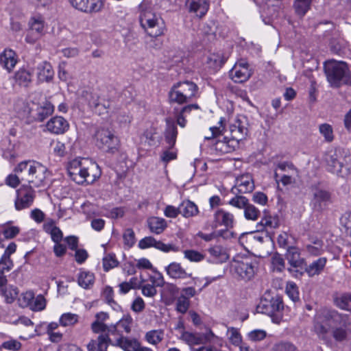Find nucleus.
I'll return each instance as SVG.
<instances>
[{
    "label": "nucleus",
    "mask_w": 351,
    "mask_h": 351,
    "mask_svg": "<svg viewBox=\"0 0 351 351\" xmlns=\"http://www.w3.org/2000/svg\"><path fill=\"white\" fill-rule=\"evenodd\" d=\"M164 337V332L161 330H153L146 332L145 338L146 341L152 345H157Z\"/></svg>",
    "instance_id": "obj_41"
},
{
    "label": "nucleus",
    "mask_w": 351,
    "mask_h": 351,
    "mask_svg": "<svg viewBox=\"0 0 351 351\" xmlns=\"http://www.w3.org/2000/svg\"><path fill=\"white\" fill-rule=\"evenodd\" d=\"M328 170L341 177L351 173V153L338 147L328 150L324 156Z\"/></svg>",
    "instance_id": "obj_3"
},
{
    "label": "nucleus",
    "mask_w": 351,
    "mask_h": 351,
    "mask_svg": "<svg viewBox=\"0 0 351 351\" xmlns=\"http://www.w3.org/2000/svg\"><path fill=\"white\" fill-rule=\"evenodd\" d=\"M311 194V205L315 211L321 212L324 210L331 202L330 193L320 187L312 186Z\"/></svg>",
    "instance_id": "obj_12"
},
{
    "label": "nucleus",
    "mask_w": 351,
    "mask_h": 351,
    "mask_svg": "<svg viewBox=\"0 0 351 351\" xmlns=\"http://www.w3.org/2000/svg\"><path fill=\"white\" fill-rule=\"evenodd\" d=\"M197 85L189 81L178 82L173 86L169 93L171 102L182 104L190 101L197 93Z\"/></svg>",
    "instance_id": "obj_9"
},
{
    "label": "nucleus",
    "mask_w": 351,
    "mask_h": 351,
    "mask_svg": "<svg viewBox=\"0 0 351 351\" xmlns=\"http://www.w3.org/2000/svg\"><path fill=\"white\" fill-rule=\"evenodd\" d=\"M319 132L324 136L325 141L330 143L333 141V130L330 124L322 123L319 125Z\"/></svg>",
    "instance_id": "obj_46"
},
{
    "label": "nucleus",
    "mask_w": 351,
    "mask_h": 351,
    "mask_svg": "<svg viewBox=\"0 0 351 351\" xmlns=\"http://www.w3.org/2000/svg\"><path fill=\"white\" fill-rule=\"evenodd\" d=\"M225 119L221 117L218 122V126L210 128L211 136H205L206 140L216 138L217 141L213 145L214 149L220 154L230 153L234 151L238 147V143L236 141L228 138L227 136H223L225 131Z\"/></svg>",
    "instance_id": "obj_8"
},
{
    "label": "nucleus",
    "mask_w": 351,
    "mask_h": 351,
    "mask_svg": "<svg viewBox=\"0 0 351 351\" xmlns=\"http://www.w3.org/2000/svg\"><path fill=\"white\" fill-rule=\"evenodd\" d=\"M271 264L275 271L281 272L285 269V261L278 254L274 255L271 258Z\"/></svg>",
    "instance_id": "obj_55"
},
{
    "label": "nucleus",
    "mask_w": 351,
    "mask_h": 351,
    "mask_svg": "<svg viewBox=\"0 0 351 351\" xmlns=\"http://www.w3.org/2000/svg\"><path fill=\"white\" fill-rule=\"evenodd\" d=\"M123 238L125 245L128 247H132L136 241L135 234L132 229L128 228L124 231Z\"/></svg>",
    "instance_id": "obj_58"
},
{
    "label": "nucleus",
    "mask_w": 351,
    "mask_h": 351,
    "mask_svg": "<svg viewBox=\"0 0 351 351\" xmlns=\"http://www.w3.org/2000/svg\"><path fill=\"white\" fill-rule=\"evenodd\" d=\"M8 279L6 276L0 274V294L5 298L7 303H12V298H9L7 295Z\"/></svg>",
    "instance_id": "obj_57"
},
{
    "label": "nucleus",
    "mask_w": 351,
    "mask_h": 351,
    "mask_svg": "<svg viewBox=\"0 0 351 351\" xmlns=\"http://www.w3.org/2000/svg\"><path fill=\"white\" fill-rule=\"evenodd\" d=\"M284 308L282 296L276 293L271 294L269 291L265 293L257 306L259 313L269 315L272 322L278 324L282 320Z\"/></svg>",
    "instance_id": "obj_5"
},
{
    "label": "nucleus",
    "mask_w": 351,
    "mask_h": 351,
    "mask_svg": "<svg viewBox=\"0 0 351 351\" xmlns=\"http://www.w3.org/2000/svg\"><path fill=\"white\" fill-rule=\"evenodd\" d=\"M214 336L215 335L211 330H209L206 333L183 331L182 332V336H180L179 339L190 347H192L194 346L206 344L210 341Z\"/></svg>",
    "instance_id": "obj_15"
},
{
    "label": "nucleus",
    "mask_w": 351,
    "mask_h": 351,
    "mask_svg": "<svg viewBox=\"0 0 351 351\" xmlns=\"http://www.w3.org/2000/svg\"><path fill=\"white\" fill-rule=\"evenodd\" d=\"M326 263V258H319L318 259L313 261L309 265L307 266L306 265V266H304L305 271L311 277L314 276L315 275H319L324 270Z\"/></svg>",
    "instance_id": "obj_32"
},
{
    "label": "nucleus",
    "mask_w": 351,
    "mask_h": 351,
    "mask_svg": "<svg viewBox=\"0 0 351 351\" xmlns=\"http://www.w3.org/2000/svg\"><path fill=\"white\" fill-rule=\"evenodd\" d=\"M341 223L346 228V234L351 237V212L342 217Z\"/></svg>",
    "instance_id": "obj_64"
},
{
    "label": "nucleus",
    "mask_w": 351,
    "mask_h": 351,
    "mask_svg": "<svg viewBox=\"0 0 351 351\" xmlns=\"http://www.w3.org/2000/svg\"><path fill=\"white\" fill-rule=\"evenodd\" d=\"M273 351H296V348L291 343L280 342L274 346Z\"/></svg>",
    "instance_id": "obj_63"
},
{
    "label": "nucleus",
    "mask_w": 351,
    "mask_h": 351,
    "mask_svg": "<svg viewBox=\"0 0 351 351\" xmlns=\"http://www.w3.org/2000/svg\"><path fill=\"white\" fill-rule=\"evenodd\" d=\"M226 60L221 53H213L207 58L206 63L213 70L220 69L225 63Z\"/></svg>",
    "instance_id": "obj_37"
},
{
    "label": "nucleus",
    "mask_w": 351,
    "mask_h": 351,
    "mask_svg": "<svg viewBox=\"0 0 351 351\" xmlns=\"http://www.w3.org/2000/svg\"><path fill=\"white\" fill-rule=\"evenodd\" d=\"M229 334V340L232 344L234 346H239L242 342V337L237 328L230 327L228 328Z\"/></svg>",
    "instance_id": "obj_51"
},
{
    "label": "nucleus",
    "mask_w": 351,
    "mask_h": 351,
    "mask_svg": "<svg viewBox=\"0 0 351 351\" xmlns=\"http://www.w3.org/2000/svg\"><path fill=\"white\" fill-rule=\"evenodd\" d=\"M29 29L25 40L34 43L45 34V21L40 16L32 17L29 21Z\"/></svg>",
    "instance_id": "obj_18"
},
{
    "label": "nucleus",
    "mask_w": 351,
    "mask_h": 351,
    "mask_svg": "<svg viewBox=\"0 0 351 351\" xmlns=\"http://www.w3.org/2000/svg\"><path fill=\"white\" fill-rule=\"evenodd\" d=\"M17 62V55L12 49H5L0 53V65L9 73L13 70Z\"/></svg>",
    "instance_id": "obj_23"
},
{
    "label": "nucleus",
    "mask_w": 351,
    "mask_h": 351,
    "mask_svg": "<svg viewBox=\"0 0 351 351\" xmlns=\"http://www.w3.org/2000/svg\"><path fill=\"white\" fill-rule=\"evenodd\" d=\"M168 276L173 279H186L192 278V274L188 273L180 263L173 262L165 267Z\"/></svg>",
    "instance_id": "obj_27"
},
{
    "label": "nucleus",
    "mask_w": 351,
    "mask_h": 351,
    "mask_svg": "<svg viewBox=\"0 0 351 351\" xmlns=\"http://www.w3.org/2000/svg\"><path fill=\"white\" fill-rule=\"evenodd\" d=\"M118 261L114 255H108L103 258V267L105 271H108L110 269L117 267Z\"/></svg>",
    "instance_id": "obj_56"
},
{
    "label": "nucleus",
    "mask_w": 351,
    "mask_h": 351,
    "mask_svg": "<svg viewBox=\"0 0 351 351\" xmlns=\"http://www.w3.org/2000/svg\"><path fill=\"white\" fill-rule=\"evenodd\" d=\"M14 267V263L10 257L2 255L0 258V274L10 271Z\"/></svg>",
    "instance_id": "obj_49"
},
{
    "label": "nucleus",
    "mask_w": 351,
    "mask_h": 351,
    "mask_svg": "<svg viewBox=\"0 0 351 351\" xmlns=\"http://www.w3.org/2000/svg\"><path fill=\"white\" fill-rule=\"evenodd\" d=\"M95 276L93 273L83 271L79 274L77 282L84 289H90L94 284Z\"/></svg>",
    "instance_id": "obj_38"
},
{
    "label": "nucleus",
    "mask_w": 351,
    "mask_h": 351,
    "mask_svg": "<svg viewBox=\"0 0 351 351\" xmlns=\"http://www.w3.org/2000/svg\"><path fill=\"white\" fill-rule=\"evenodd\" d=\"M20 232L18 226H8L4 227L3 234L5 239H13Z\"/></svg>",
    "instance_id": "obj_61"
},
{
    "label": "nucleus",
    "mask_w": 351,
    "mask_h": 351,
    "mask_svg": "<svg viewBox=\"0 0 351 351\" xmlns=\"http://www.w3.org/2000/svg\"><path fill=\"white\" fill-rule=\"evenodd\" d=\"M254 189V184L250 174H245L238 177L236 180V185L232 189L233 193H247Z\"/></svg>",
    "instance_id": "obj_22"
},
{
    "label": "nucleus",
    "mask_w": 351,
    "mask_h": 351,
    "mask_svg": "<svg viewBox=\"0 0 351 351\" xmlns=\"http://www.w3.org/2000/svg\"><path fill=\"white\" fill-rule=\"evenodd\" d=\"M186 6L190 12L201 18L208 12L209 2L207 0H186Z\"/></svg>",
    "instance_id": "obj_25"
},
{
    "label": "nucleus",
    "mask_w": 351,
    "mask_h": 351,
    "mask_svg": "<svg viewBox=\"0 0 351 351\" xmlns=\"http://www.w3.org/2000/svg\"><path fill=\"white\" fill-rule=\"evenodd\" d=\"M79 316L71 313H63L59 319L60 324L62 326H71L77 323Z\"/></svg>",
    "instance_id": "obj_44"
},
{
    "label": "nucleus",
    "mask_w": 351,
    "mask_h": 351,
    "mask_svg": "<svg viewBox=\"0 0 351 351\" xmlns=\"http://www.w3.org/2000/svg\"><path fill=\"white\" fill-rule=\"evenodd\" d=\"M16 173H23L21 180H25L35 187L45 186L46 179L49 176L47 167L39 162L23 161L14 169Z\"/></svg>",
    "instance_id": "obj_4"
},
{
    "label": "nucleus",
    "mask_w": 351,
    "mask_h": 351,
    "mask_svg": "<svg viewBox=\"0 0 351 351\" xmlns=\"http://www.w3.org/2000/svg\"><path fill=\"white\" fill-rule=\"evenodd\" d=\"M53 70L51 65L47 62H43L37 66V75L40 81L49 82L53 77Z\"/></svg>",
    "instance_id": "obj_31"
},
{
    "label": "nucleus",
    "mask_w": 351,
    "mask_h": 351,
    "mask_svg": "<svg viewBox=\"0 0 351 351\" xmlns=\"http://www.w3.org/2000/svg\"><path fill=\"white\" fill-rule=\"evenodd\" d=\"M133 322V319L130 315H124L123 317L117 324V327L123 328L126 332L129 333L131 331V328Z\"/></svg>",
    "instance_id": "obj_50"
},
{
    "label": "nucleus",
    "mask_w": 351,
    "mask_h": 351,
    "mask_svg": "<svg viewBox=\"0 0 351 351\" xmlns=\"http://www.w3.org/2000/svg\"><path fill=\"white\" fill-rule=\"evenodd\" d=\"M138 247L141 249L154 247L165 252L170 251L173 248L172 245L165 244L160 241L156 240L152 237H146L140 240L138 242Z\"/></svg>",
    "instance_id": "obj_28"
},
{
    "label": "nucleus",
    "mask_w": 351,
    "mask_h": 351,
    "mask_svg": "<svg viewBox=\"0 0 351 351\" xmlns=\"http://www.w3.org/2000/svg\"><path fill=\"white\" fill-rule=\"evenodd\" d=\"M2 348L12 351H18L21 348V343L19 341L16 339H10L6 341H4L2 345Z\"/></svg>",
    "instance_id": "obj_62"
},
{
    "label": "nucleus",
    "mask_w": 351,
    "mask_h": 351,
    "mask_svg": "<svg viewBox=\"0 0 351 351\" xmlns=\"http://www.w3.org/2000/svg\"><path fill=\"white\" fill-rule=\"evenodd\" d=\"M279 219L277 216H271L268 215L266 210L264 211V217L261 219V221L257 223V230L262 231L264 229L273 230L278 228Z\"/></svg>",
    "instance_id": "obj_29"
},
{
    "label": "nucleus",
    "mask_w": 351,
    "mask_h": 351,
    "mask_svg": "<svg viewBox=\"0 0 351 351\" xmlns=\"http://www.w3.org/2000/svg\"><path fill=\"white\" fill-rule=\"evenodd\" d=\"M286 293L288 296L293 301L296 302L299 300V291L298 287L294 282L287 283L286 287Z\"/></svg>",
    "instance_id": "obj_54"
},
{
    "label": "nucleus",
    "mask_w": 351,
    "mask_h": 351,
    "mask_svg": "<svg viewBox=\"0 0 351 351\" xmlns=\"http://www.w3.org/2000/svg\"><path fill=\"white\" fill-rule=\"evenodd\" d=\"M166 128L163 134L165 142L169 145V148L171 149L176 144L178 136V130L176 123L171 118L165 119Z\"/></svg>",
    "instance_id": "obj_24"
},
{
    "label": "nucleus",
    "mask_w": 351,
    "mask_h": 351,
    "mask_svg": "<svg viewBox=\"0 0 351 351\" xmlns=\"http://www.w3.org/2000/svg\"><path fill=\"white\" fill-rule=\"evenodd\" d=\"M232 267L234 277L245 282L252 280L256 273V262L247 258L234 261Z\"/></svg>",
    "instance_id": "obj_11"
},
{
    "label": "nucleus",
    "mask_w": 351,
    "mask_h": 351,
    "mask_svg": "<svg viewBox=\"0 0 351 351\" xmlns=\"http://www.w3.org/2000/svg\"><path fill=\"white\" fill-rule=\"evenodd\" d=\"M96 145L105 152L114 154L119 151L120 141L112 131L108 128H99L95 134Z\"/></svg>",
    "instance_id": "obj_10"
},
{
    "label": "nucleus",
    "mask_w": 351,
    "mask_h": 351,
    "mask_svg": "<svg viewBox=\"0 0 351 351\" xmlns=\"http://www.w3.org/2000/svg\"><path fill=\"white\" fill-rule=\"evenodd\" d=\"M32 77L30 71L22 68L15 73L14 78L15 82L19 86L27 87L32 82Z\"/></svg>",
    "instance_id": "obj_35"
},
{
    "label": "nucleus",
    "mask_w": 351,
    "mask_h": 351,
    "mask_svg": "<svg viewBox=\"0 0 351 351\" xmlns=\"http://www.w3.org/2000/svg\"><path fill=\"white\" fill-rule=\"evenodd\" d=\"M53 105L49 101H45L42 106L37 108L36 119L38 121H43L53 112Z\"/></svg>",
    "instance_id": "obj_36"
},
{
    "label": "nucleus",
    "mask_w": 351,
    "mask_h": 351,
    "mask_svg": "<svg viewBox=\"0 0 351 351\" xmlns=\"http://www.w3.org/2000/svg\"><path fill=\"white\" fill-rule=\"evenodd\" d=\"M88 104L92 109L101 101L99 95L97 93L86 92L84 95Z\"/></svg>",
    "instance_id": "obj_59"
},
{
    "label": "nucleus",
    "mask_w": 351,
    "mask_h": 351,
    "mask_svg": "<svg viewBox=\"0 0 351 351\" xmlns=\"http://www.w3.org/2000/svg\"><path fill=\"white\" fill-rule=\"evenodd\" d=\"M180 213L184 217L196 216L198 213L197 206L190 200H184L180 204Z\"/></svg>",
    "instance_id": "obj_34"
},
{
    "label": "nucleus",
    "mask_w": 351,
    "mask_h": 351,
    "mask_svg": "<svg viewBox=\"0 0 351 351\" xmlns=\"http://www.w3.org/2000/svg\"><path fill=\"white\" fill-rule=\"evenodd\" d=\"M236 194V196L232 198L229 201L228 204L239 209L244 210L247 204L250 202L249 199L245 196L238 195L239 193Z\"/></svg>",
    "instance_id": "obj_48"
},
{
    "label": "nucleus",
    "mask_w": 351,
    "mask_h": 351,
    "mask_svg": "<svg viewBox=\"0 0 351 351\" xmlns=\"http://www.w3.org/2000/svg\"><path fill=\"white\" fill-rule=\"evenodd\" d=\"M69 129V123L66 119L61 116H55L47 122L45 131L60 135L66 132Z\"/></svg>",
    "instance_id": "obj_19"
},
{
    "label": "nucleus",
    "mask_w": 351,
    "mask_h": 351,
    "mask_svg": "<svg viewBox=\"0 0 351 351\" xmlns=\"http://www.w3.org/2000/svg\"><path fill=\"white\" fill-rule=\"evenodd\" d=\"M234 215L223 208L217 209L213 214L212 228L215 229L219 226H223L228 232V230L232 228L234 225Z\"/></svg>",
    "instance_id": "obj_16"
},
{
    "label": "nucleus",
    "mask_w": 351,
    "mask_h": 351,
    "mask_svg": "<svg viewBox=\"0 0 351 351\" xmlns=\"http://www.w3.org/2000/svg\"><path fill=\"white\" fill-rule=\"evenodd\" d=\"M243 210L244 217L247 220L256 221L261 215L260 210L254 204H250V202Z\"/></svg>",
    "instance_id": "obj_43"
},
{
    "label": "nucleus",
    "mask_w": 351,
    "mask_h": 351,
    "mask_svg": "<svg viewBox=\"0 0 351 351\" xmlns=\"http://www.w3.org/2000/svg\"><path fill=\"white\" fill-rule=\"evenodd\" d=\"M324 72L328 82L332 87H339L342 84L351 83L349 69L343 62L328 60L324 63Z\"/></svg>",
    "instance_id": "obj_7"
},
{
    "label": "nucleus",
    "mask_w": 351,
    "mask_h": 351,
    "mask_svg": "<svg viewBox=\"0 0 351 351\" xmlns=\"http://www.w3.org/2000/svg\"><path fill=\"white\" fill-rule=\"evenodd\" d=\"M34 198L35 192L31 187L24 190L21 189L18 192V197L14 202L15 208L17 210H21L30 207Z\"/></svg>",
    "instance_id": "obj_21"
},
{
    "label": "nucleus",
    "mask_w": 351,
    "mask_h": 351,
    "mask_svg": "<svg viewBox=\"0 0 351 351\" xmlns=\"http://www.w3.org/2000/svg\"><path fill=\"white\" fill-rule=\"evenodd\" d=\"M75 9L86 13L97 12L103 7L101 0H69Z\"/></svg>",
    "instance_id": "obj_20"
},
{
    "label": "nucleus",
    "mask_w": 351,
    "mask_h": 351,
    "mask_svg": "<svg viewBox=\"0 0 351 351\" xmlns=\"http://www.w3.org/2000/svg\"><path fill=\"white\" fill-rule=\"evenodd\" d=\"M112 345L121 348L124 351H136L140 342L135 338H128L121 335Z\"/></svg>",
    "instance_id": "obj_30"
},
{
    "label": "nucleus",
    "mask_w": 351,
    "mask_h": 351,
    "mask_svg": "<svg viewBox=\"0 0 351 351\" xmlns=\"http://www.w3.org/2000/svg\"><path fill=\"white\" fill-rule=\"evenodd\" d=\"M184 258H187L191 262H200L204 258V255L202 253L193 250H187L184 252Z\"/></svg>",
    "instance_id": "obj_53"
},
{
    "label": "nucleus",
    "mask_w": 351,
    "mask_h": 351,
    "mask_svg": "<svg viewBox=\"0 0 351 351\" xmlns=\"http://www.w3.org/2000/svg\"><path fill=\"white\" fill-rule=\"evenodd\" d=\"M348 316L330 308H322L314 316L313 331L327 346L334 348L348 339L351 332Z\"/></svg>",
    "instance_id": "obj_1"
},
{
    "label": "nucleus",
    "mask_w": 351,
    "mask_h": 351,
    "mask_svg": "<svg viewBox=\"0 0 351 351\" xmlns=\"http://www.w3.org/2000/svg\"><path fill=\"white\" fill-rule=\"evenodd\" d=\"M335 305L341 309L351 311V294L348 293L337 296L335 300Z\"/></svg>",
    "instance_id": "obj_40"
},
{
    "label": "nucleus",
    "mask_w": 351,
    "mask_h": 351,
    "mask_svg": "<svg viewBox=\"0 0 351 351\" xmlns=\"http://www.w3.org/2000/svg\"><path fill=\"white\" fill-rule=\"evenodd\" d=\"M46 307V300L45 297L40 294L38 295L33 300V302L31 306V308L34 311H40L45 308Z\"/></svg>",
    "instance_id": "obj_52"
},
{
    "label": "nucleus",
    "mask_w": 351,
    "mask_h": 351,
    "mask_svg": "<svg viewBox=\"0 0 351 351\" xmlns=\"http://www.w3.org/2000/svg\"><path fill=\"white\" fill-rule=\"evenodd\" d=\"M286 258L289 265L293 268L302 269L306 266L304 258L300 256V250L295 247H289L286 254Z\"/></svg>",
    "instance_id": "obj_26"
},
{
    "label": "nucleus",
    "mask_w": 351,
    "mask_h": 351,
    "mask_svg": "<svg viewBox=\"0 0 351 351\" xmlns=\"http://www.w3.org/2000/svg\"><path fill=\"white\" fill-rule=\"evenodd\" d=\"M117 326L113 325L108 326V330L105 334H101L95 340H91L87 345L88 351H105L110 343V335H114L117 331Z\"/></svg>",
    "instance_id": "obj_17"
},
{
    "label": "nucleus",
    "mask_w": 351,
    "mask_h": 351,
    "mask_svg": "<svg viewBox=\"0 0 351 351\" xmlns=\"http://www.w3.org/2000/svg\"><path fill=\"white\" fill-rule=\"evenodd\" d=\"M139 12L141 25L150 36L157 37L164 34L163 24L160 23V19L153 12L148 0H143L139 5Z\"/></svg>",
    "instance_id": "obj_6"
},
{
    "label": "nucleus",
    "mask_w": 351,
    "mask_h": 351,
    "mask_svg": "<svg viewBox=\"0 0 351 351\" xmlns=\"http://www.w3.org/2000/svg\"><path fill=\"white\" fill-rule=\"evenodd\" d=\"M69 178L77 184H91L101 176L99 165L86 158H75L67 165Z\"/></svg>",
    "instance_id": "obj_2"
},
{
    "label": "nucleus",
    "mask_w": 351,
    "mask_h": 351,
    "mask_svg": "<svg viewBox=\"0 0 351 351\" xmlns=\"http://www.w3.org/2000/svg\"><path fill=\"white\" fill-rule=\"evenodd\" d=\"M247 336L248 338L252 341H259L266 337L267 332L264 330L256 329L250 332Z\"/></svg>",
    "instance_id": "obj_60"
},
{
    "label": "nucleus",
    "mask_w": 351,
    "mask_h": 351,
    "mask_svg": "<svg viewBox=\"0 0 351 351\" xmlns=\"http://www.w3.org/2000/svg\"><path fill=\"white\" fill-rule=\"evenodd\" d=\"M190 307V300L184 294H181L176 300V309L178 312L184 314Z\"/></svg>",
    "instance_id": "obj_45"
},
{
    "label": "nucleus",
    "mask_w": 351,
    "mask_h": 351,
    "mask_svg": "<svg viewBox=\"0 0 351 351\" xmlns=\"http://www.w3.org/2000/svg\"><path fill=\"white\" fill-rule=\"evenodd\" d=\"M147 223L150 231L157 234L162 233L167 226L165 219L158 217H149Z\"/></svg>",
    "instance_id": "obj_33"
},
{
    "label": "nucleus",
    "mask_w": 351,
    "mask_h": 351,
    "mask_svg": "<svg viewBox=\"0 0 351 351\" xmlns=\"http://www.w3.org/2000/svg\"><path fill=\"white\" fill-rule=\"evenodd\" d=\"M228 234H229V232H228L226 230H219L217 231H213L210 234H205L202 232H199L197 234V236L204 241L208 242L216 239L219 237L228 238Z\"/></svg>",
    "instance_id": "obj_42"
},
{
    "label": "nucleus",
    "mask_w": 351,
    "mask_h": 351,
    "mask_svg": "<svg viewBox=\"0 0 351 351\" xmlns=\"http://www.w3.org/2000/svg\"><path fill=\"white\" fill-rule=\"evenodd\" d=\"M208 252L215 258L221 262H225L229 259L227 250L221 245H214L208 249Z\"/></svg>",
    "instance_id": "obj_39"
},
{
    "label": "nucleus",
    "mask_w": 351,
    "mask_h": 351,
    "mask_svg": "<svg viewBox=\"0 0 351 351\" xmlns=\"http://www.w3.org/2000/svg\"><path fill=\"white\" fill-rule=\"evenodd\" d=\"M253 74L252 69L250 67L245 60H238L229 71V76L236 83L247 82Z\"/></svg>",
    "instance_id": "obj_13"
},
{
    "label": "nucleus",
    "mask_w": 351,
    "mask_h": 351,
    "mask_svg": "<svg viewBox=\"0 0 351 351\" xmlns=\"http://www.w3.org/2000/svg\"><path fill=\"white\" fill-rule=\"evenodd\" d=\"M248 119L245 115H239L234 122L230 125V138L234 140L239 145V142L244 139L248 134Z\"/></svg>",
    "instance_id": "obj_14"
},
{
    "label": "nucleus",
    "mask_w": 351,
    "mask_h": 351,
    "mask_svg": "<svg viewBox=\"0 0 351 351\" xmlns=\"http://www.w3.org/2000/svg\"><path fill=\"white\" fill-rule=\"evenodd\" d=\"M311 0H295L294 8L295 12L301 16H304L310 9Z\"/></svg>",
    "instance_id": "obj_47"
}]
</instances>
